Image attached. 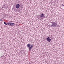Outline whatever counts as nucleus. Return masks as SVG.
<instances>
[{"label":"nucleus","instance_id":"nucleus-1","mask_svg":"<svg viewBox=\"0 0 64 64\" xmlns=\"http://www.w3.org/2000/svg\"><path fill=\"white\" fill-rule=\"evenodd\" d=\"M40 14V17L41 18V19H44V18H45L46 17L45 16V15L43 13Z\"/></svg>","mask_w":64,"mask_h":64},{"label":"nucleus","instance_id":"nucleus-2","mask_svg":"<svg viewBox=\"0 0 64 64\" xmlns=\"http://www.w3.org/2000/svg\"><path fill=\"white\" fill-rule=\"evenodd\" d=\"M28 47L29 48L30 50H31V48L33 47V45L32 44H28L27 45Z\"/></svg>","mask_w":64,"mask_h":64},{"label":"nucleus","instance_id":"nucleus-3","mask_svg":"<svg viewBox=\"0 0 64 64\" xmlns=\"http://www.w3.org/2000/svg\"><path fill=\"white\" fill-rule=\"evenodd\" d=\"M50 26L51 27L53 26L54 27H58V25L56 23L54 22V23L52 24V25Z\"/></svg>","mask_w":64,"mask_h":64},{"label":"nucleus","instance_id":"nucleus-4","mask_svg":"<svg viewBox=\"0 0 64 64\" xmlns=\"http://www.w3.org/2000/svg\"><path fill=\"white\" fill-rule=\"evenodd\" d=\"M46 40L48 42H50V41H51V39H50V37H48V38H46Z\"/></svg>","mask_w":64,"mask_h":64},{"label":"nucleus","instance_id":"nucleus-5","mask_svg":"<svg viewBox=\"0 0 64 64\" xmlns=\"http://www.w3.org/2000/svg\"><path fill=\"white\" fill-rule=\"evenodd\" d=\"M16 8H19L20 7V4H17L16 5Z\"/></svg>","mask_w":64,"mask_h":64},{"label":"nucleus","instance_id":"nucleus-6","mask_svg":"<svg viewBox=\"0 0 64 64\" xmlns=\"http://www.w3.org/2000/svg\"><path fill=\"white\" fill-rule=\"evenodd\" d=\"M11 26H13V25H15V24H14V23H10V24Z\"/></svg>","mask_w":64,"mask_h":64},{"label":"nucleus","instance_id":"nucleus-7","mask_svg":"<svg viewBox=\"0 0 64 64\" xmlns=\"http://www.w3.org/2000/svg\"><path fill=\"white\" fill-rule=\"evenodd\" d=\"M11 23V22H7V24H8V25H10V24Z\"/></svg>","mask_w":64,"mask_h":64},{"label":"nucleus","instance_id":"nucleus-8","mask_svg":"<svg viewBox=\"0 0 64 64\" xmlns=\"http://www.w3.org/2000/svg\"><path fill=\"white\" fill-rule=\"evenodd\" d=\"M4 24L5 25H7V23H6V22H4Z\"/></svg>","mask_w":64,"mask_h":64},{"label":"nucleus","instance_id":"nucleus-9","mask_svg":"<svg viewBox=\"0 0 64 64\" xmlns=\"http://www.w3.org/2000/svg\"><path fill=\"white\" fill-rule=\"evenodd\" d=\"M62 6H64V4H62Z\"/></svg>","mask_w":64,"mask_h":64},{"label":"nucleus","instance_id":"nucleus-10","mask_svg":"<svg viewBox=\"0 0 64 64\" xmlns=\"http://www.w3.org/2000/svg\"><path fill=\"white\" fill-rule=\"evenodd\" d=\"M0 20V21H2V20Z\"/></svg>","mask_w":64,"mask_h":64},{"label":"nucleus","instance_id":"nucleus-11","mask_svg":"<svg viewBox=\"0 0 64 64\" xmlns=\"http://www.w3.org/2000/svg\"><path fill=\"white\" fill-rule=\"evenodd\" d=\"M3 56H2V57H3Z\"/></svg>","mask_w":64,"mask_h":64},{"label":"nucleus","instance_id":"nucleus-12","mask_svg":"<svg viewBox=\"0 0 64 64\" xmlns=\"http://www.w3.org/2000/svg\"><path fill=\"white\" fill-rule=\"evenodd\" d=\"M51 23H52V22H51Z\"/></svg>","mask_w":64,"mask_h":64}]
</instances>
